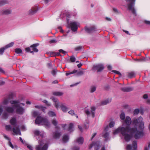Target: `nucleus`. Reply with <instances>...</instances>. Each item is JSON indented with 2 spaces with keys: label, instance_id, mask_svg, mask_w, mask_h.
<instances>
[{
  "label": "nucleus",
  "instance_id": "obj_1",
  "mask_svg": "<svg viewBox=\"0 0 150 150\" xmlns=\"http://www.w3.org/2000/svg\"><path fill=\"white\" fill-rule=\"evenodd\" d=\"M20 102L16 104H13L12 106H6L4 107V112L3 113L2 117L4 119H7L10 116V114L14 112L15 108L16 113L19 115L23 114L25 112L24 109L19 106Z\"/></svg>",
  "mask_w": 150,
  "mask_h": 150
},
{
  "label": "nucleus",
  "instance_id": "obj_2",
  "mask_svg": "<svg viewBox=\"0 0 150 150\" xmlns=\"http://www.w3.org/2000/svg\"><path fill=\"white\" fill-rule=\"evenodd\" d=\"M122 122L123 125H124L125 124L127 125V126L125 127H128V132L130 133L132 136L134 135V138L135 139H139L143 136V132L142 131H139L138 130L137 128L135 127L130 128L129 125L131 123L132 121L129 117L127 116L125 120Z\"/></svg>",
  "mask_w": 150,
  "mask_h": 150
},
{
  "label": "nucleus",
  "instance_id": "obj_3",
  "mask_svg": "<svg viewBox=\"0 0 150 150\" xmlns=\"http://www.w3.org/2000/svg\"><path fill=\"white\" fill-rule=\"evenodd\" d=\"M128 127H120L115 129L113 132L114 135L118 134L121 132L124 139L127 142L130 141L131 139L132 136L129 135L128 132Z\"/></svg>",
  "mask_w": 150,
  "mask_h": 150
},
{
  "label": "nucleus",
  "instance_id": "obj_4",
  "mask_svg": "<svg viewBox=\"0 0 150 150\" xmlns=\"http://www.w3.org/2000/svg\"><path fill=\"white\" fill-rule=\"evenodd\" d=\"M35 123L38 125H44L46 128L50 127V123L47 119L39 116L37 117Z\"/></svg>",
  "mask_w": 150,
  "mask_h": 150
},
{
  "label": "nucleus",
  "instance_id": "obj_5",
  "mask_svg": "<svg viewBox=\"0 0 150 150\" xmlns=\"http://www.w3.org/2000/svg\"><path fill=\"white\" fill-rule=\"evenodd\" d=\"M132 123L136 126L139 124V129L141 130L140 131L143 132V130L144 128V126L143 121V118L142 117L140 116L137 118H134L132 121Z\"/></svg>",
  "mask_w": 150,
  "mask_h": 150
},
{
  "label": "nucleus",
  "instance_id": "obj_6",
  "mask_svg": "<svg viewBox=\"0 0 150 150\" xmlns=\"http://www.w3.org/2000/svg\"><path fill=\"white\" fill-rule=\"evenodd\" d=\"M51 99L54 103V105L56 108L58 109L60 106L62 110L64 112H66L68 110V108L66 106L65 104L63 103H59L58 100L54 97H52Z\"/></svg>",
  "mask_w": 150,
  "mask_h": 150
},
{
  "label": "nucleus",
  "instance_id": "obj_7",
  "mask_svg": "<svg viewBox=\"0 0 150 150\" xmlns=\"http://www.w3.org/2000/svg\"><path fill=\"white\" fill-rule=\"evenodd\" d=\"M13 97V94H10L7 97L5 98L2 101L1 105H7L9 102L12 105L16 104L19 103V101L18 100H11Z\"/></svg>",
  "mask_w": 150,
  "mask_h": 150
},
{
  "label": "nucleus",
  "instance_id": "obj_8",
  "mask_svg": "<svg viewBox=\"0 0 150 150\" xmlns=\"http://www.w3.org/2000/svg\"><path fill=\"white\" fill-rule=\"evenodd\" d=\"M38 142L39 145L36 146V150H47L48 148V144L45 143V141L42 140L40 141L38 140Z\"/></svg>",
  "mask_w": 150,
  "mask_h": 150
},
{
  "label": "nucleus",
  "instance_id": "obj_9",
  "mask_svg": "<svg viewBox=\"0 0 150 150\" xmlns=\"http://www.w3.org/2000/svg\"><path fill=\"white\" fill-rule=\"evenodd\" d=\"M129 3L128 4V9L131 11L132 13L136 15V10L134 7L135 0H125Z\"/></svg>",
  "mask_w": 150,
  "mask_h": 150
},
{
  "label": "nucleus",
  "instance_id": "obj_10",
  "mask_svg": "<svg viewBox=\"0 0 150 150\" xmlns=\"http://www.w3.org/2000/svg\"><path fill=\"white\" fill-rule=\"evenodd\" d=\"M6 129L7 130L12 131L16 135L18 134L21 135V134L20 129L19 127H16L12 128L10 125H7L6 126Z\"/></svg>",
  "mask_w": 150,
  "mask_h": 150
},
{
  "label": "nucleus",
  "instance_id": "obj_11",
  "mask_svg": "<svg viewBox=\"0 0 150 150\" xmlns=\"http://www.w3.org/2000/svg\"><path fill=\"white\" fill-rule=\"evenodd\" d=\"M79 25V23L76 21H72L68 24V26L71 28V30L74 31H76L78 29V27Z\"/></svg>",
  "mask_w": 150,
  "mask_h": 150
},
{
  "label": "nucleus",
  "instance_id": "obj_12",
  "mask_svg": "<svg viewBox=\"0 0 150 150\" xmlns=\"http://www.w3.org/2000/svg\"><path fill=\"white\" fill-rule=\"evenodd\" d=\"M104 67L102 64H99L94 65L92 69V70L97 72H100L104 69Z\"/></svg>",
  "mask_w": 150,
  "mask_h": 150
},
{
  "label": "nucleus",
  "instance_id": "obj_13",
  "mask_svg": "<svg viewBox=\"0 0 150 150\" xmlns=\"http://www.w3.org/2000/svg\"><path fill=\"white\" fill-rule=\"evenodd\" d=\"M137 148V142L134 141L133 143L132 146H131L130 145H128L126 146V150H131L132 149H133V150H136Z\"/></svg>",
  "mask_w": 150,
  "mask_h": 150
},
{
  "label": "nucleus",
  "instance_id": "obj_14",
  "mask_svg": "<svg viewBox=\"0 0 150 150\" xmlns=\"http://www.w3.org/2000/svg\"><path fill=\"white\" fill-rule=\"evenodd\" d=\"M99 142L96 143L93 142L89 146V149H91L93 146L94 147L95 150H98L100 147Z\"/></svg>",
  "mask_w": 150,
  "mask_h": 150
},
{
  "label": "nucleus",
  "instance_id": "obj_15",
  "mask_svg": "<svg viewBox=\"0 0 150 150\" xmlns=\"http://www.w3.org/2000/svg\"><path fill=\"white\" fill-rule=\"evenodd\" d=\"M61 136V133L58 131L54 132L52 134V137L55 139H59Z\"/></svg>",
  "mask_w": 150,
  "mask_h": 150
},
{
  "label": "nucleus",
  "instance_id": "obj_16",
  "mask_svg": "<svg viewBox=\"0 0 150 150\" xmlns=\"http://www.w3.org/2000/svg\"><path fill=\"white\" fill-rule=\"evenodd\" d=\"M33 133L35 135L38 136H39V135H40V136L42 138L44 137V135L45 134L44 132L42 131L40 132L37 130H34L33 132Z\"/></svg>",
  "mask_w": 150,
  "mask_h": 150
},
{
  "label": "nucleus",
  "instance_id": "obj_17",
  "mask_svg": "<svg viewBox=\"0 0 150 150\" xmlns=\"http://www.w3.org/2000/svg\"><path fill=\"white\" fill-rule=\"evenodd\" d=\"M39 45L38 43H36L33 44L30 46V47L32 48V50L33 51H30L31 53H33V52H37L38 51V50L36 48V47L38 46Z\"/></svg>",
  "mask_w": 150,
  "mask_h": 150
},
{
  "label": "nucleus",
  "instance_id": "obj_18",
  "mask_svg": "<svg viewBox=\"0 0 150 150\" xmlns=\"http://www.w3.org/2000/svg\"><path fill=\"white\" fill-rule=\"evenodd\" d=\"M86 31L88 33H93L96 30V28L94 27H91L88 28L87 27L85 28Z\"/></svg>",
  "mask_w": 150,
  "mask_h": 150
},
{
  "label": "nucleus",
  "instance_id": "obj_19",
  "mask_svg": "<svg viewBox=\"0 0 150 150\" xmlns=\"http://www.w3.org/2000/svg\"><path fill=\"white\" fill-rule=\"evenodd\" d=\"M38 10L36 7H32L31 9L29 10L28 13L30 15H33L37 12Z\"/></svg>",
  "mask_w": 150,
  "mask_h": 150
},
{
  "label": "nucleus",
  "instance_id": "obj_20",
  "mask_svg": "<svg viewBox=\"0 0 150 150\" xmlns=\"http://www.w3.org/2000/svg\"><path fill=\"white\" fill-rule=\"evenodd\" d=\"M108 126H107L105 128V129L103 132V136L105 138H107V137H108L109 136V133L107 132H106V131L108 130Z\"/></svg>",
  "mask_w": 150,
  "mask_h": 150
},
{
  "label": "nucleus",
  "instance_id": "obj_21",
  "mask_svg": "<svg viewBox=\"0 0 150 150\" xmlns=\"http://www.w3.org/2000/svg\"><path fill=\"white\" fill-rule=\"evenodd\" d=\"M3 135L4 137V138L7 139L9 141L8 143V145L11 147L12 149L14 148V146L12 144L11 142V139L10 138L8 137L5 134H3Z\"/></svg>",
  "mask_w": 150,
  "mask_h": 150
},
{
  "label": "nucleus",
  "instance_id": "obj_22",
  "mask_svg": "<svg viewBox=\"0 0 150 150\" xmlns=\"http://www.w3.org/2000/svg\"><path fill=\"white\" fill-rule=\"evenodd\" d=\"M122 90L125 92H128L132 91L133 90V88L130 87L122 88L121 89Z\"/></svg>",
  "mask_w": 150,
  "mask_h": 150
},
{
  "label": "nucleus",
  "instance_id": "obj_23",
  "mask_svg": "<svg viewBox=\"0 0 150 150\" xmlns=\"http://www.w3.org/2000/svg\"><path fill=\"white\" fill-rule=\"evenodd\" d=\"M10 124L13 125H15L17 123V120L15 117H12L10 121Z\"/></svg>",
  "mask_w": 150,
  "mask_h": 150
},
{
  "label": "nucleus",
  "instance_id": "obj_24",
  "mask_svg": "<svg viewBox=\"0 0 150 150\" xmlns=\"http://www.w3.org/2000/svg\"><path fill=\"white\" fill-rule=\"evenodd\" d=\"M84 139L82 137H80L75 140V142L79 144H82L83 142Z\"/></svg>",
  "mask_w": 150,
  "mask_h": 150
},
{
  "label": "nucleus",
  "instance_id": "obj_25",
  "mask_svg": "<svg viewBox=\"0 0 150 150\" xmlns=\"http://www.w3.org/2000/svg\"><path fill=\"white\" fill-rule=\"evenodd\" d=\"M1 12L3 15H8L11 13V11L9 9L3 10L1 11Z\"/></svg>",
  "mask_w": 150,
  "mask_h": 150
},
{
  "label": "nucleus",
  "instance_id": "obj_26",
  "mask_svg": "<svg viewBox=\"0 0 150 150\" xmlns=\"http://www.w3.org/2000/svg\"><path fill=\"white\" fill-rule=\"evenodd\" d=\"M52 124L55 126V128L56 129H59V128L57 126L58 122L56 119H53L51 121Z\"/></svg>",
  "mask_w": 150,
  "mask_h": 150
},
{
  "label": "nucleus",
  "instance_id": "obj_27",
  "mask_svg": "<svg viewBox=\"0 0 150 150\" xmlns=\"http://www.w3.org/2000/svg\"><path fill=\"white\" fill-rule=\"evenodd\" d=\"M91 114L93 117H94L95 116V111L96 110V108L93 106H92L91 107Z\"/></svg>",
  "mask_w": 150,
  "mask_h": 150
},
{
  "label": "nucleus",
  "instance_id": "obj_28",
  "mask_svg": "<svg viewBox=\"0 0 150 150\" xmlns=\"http://www.w3.org/2000/svg\"><path fill=\"white\" fill-rule=\"evenodd\" d=\"M135 76V73L134 72H128V77L129 78H132L134 77Z\"/></svg>",
  "mask_w": 150,
  "mask_h": 150
},
{
  "label": "nucleus",
  "instance_id": "obj_29",
  "mask_svg": "<svg viewBox=\"0 0 150 150\" xmlns=\"http://www.w3.org/2000/svg\"><path fill=\"white\" fill-rule=\"evenodd\" d=\"M111 101V99H107L101 103L100 105H105L110 103Z\"/></svg>",
  "mask_w": 150,
  "mask_h": 150
},
{
  "label": "nucleus",
  "instance_id": "obj_30",
  "mask_svg": "<svg viewBox=\"0 0 150 150\" xmlns=\"http://www.w3.org/2000/svg\"><path fill=\"white\" fill-rule=\"evenodd\" d=\"M63 94V93L62 92H54L53 93V95L59 96H62Z\"/></svg>",
  "mask_w": 150,
  "mask_h": 150
},
{
  "label": "nucleus",
  "instance_id": "obj_31",
  "mask_svg": "<svg viewBox=\"0 0 150 150\" xmlns=\"http://www.w3.org/2000/svg\"><path fill=\"white\" fill-rule=\"evenodd\" d=\"M69 139V137L67 135H65L63 137L62 141L64 143L67 142Z\"/></svg>",
  "mask_w": 150,
  "mask_h": 150
},
{
  "label": "nucleus",
  "instance_id": "obj_32",
  "mask_svg": "<svg viewBox=\"0 0 150 150\" xmlns=\"http://www.w3.org/2000/svg\"><path fill=\"white\" fill-rule=\"evenodd\" d=\"M120 118L121 120V121L122 122L125 118V114L124 112H122L120 115Z\"/></svg>",
  "mask_w": 150,
  "mask_h": 150
},
{
  "label": "nucleus",
  "instance_id": "obj_33",
  "mask_svg": "<svg viewBox=\"0 0 150 150\" xmlns=\"http://www.w3.org/2000/svg\"><path fill=\"white\" fill-rule=\"evenodd\" d=\"M74 127V125L72 123H70L69 126V127L68 129V130L69 132L73 131V128Z\"/></svg>",
  "mask_w": 150,
  "mask_h": 150
},
{
  "label": "nucleus",
  "instance_id": "obj_34",
  "mask_svg": "<svg viewBox=\"0 0 150 150\" xmlns=\"http://www.w3.org/2000/svg\"><path fill=\"white\" fill-rule=\"evenodd\" d=\"M77 72V70H74L72 71L66 73V75L67 76H68L70 74L75 73H76Z\"/></svg>",
  "mask_w": 150,
  "mask_h": 150
},
{
  "label": "nucleus",
  "instance_id": "obj_35",
  "mask_svg": "<svg viewBox=\"0 0 150 150\" xmlns=\"http://www.w3.org/2000/svg\"><path fill=\"white\" fill-rule=\"evenodd\" d=\"M83 47L82 46H79L76 47L74 48V50L75 51H79L83 49Z\"/></svg>",
  "mask_w": 150,
  "mask_h": 150
},
{
  "label": "nucleus",
  "instance_id": "obj_36",
  "mask_svg": "<svg viewBox=\"0 0 150 150\" xmlns=\"http://www.w3.org/2000/svg\"><path fill=\"white\" fill-rule=\"evenodd\" d=\"M48 115L51 117H54L56 116L55 113L53 111H50L48 113Z\"/></svg>",
  "mask_w": 150,
  "mask_h": 150
},
{
  "label": "nucleus",
  "instance_id": "obj_37",
  "mask_svg": "<svg viewBox=\"0 0 150 150\" xmlns=\"http://www.w3.org/2000/svg\"><path fill=\"white\" fill-rule=\"evenodd\" d=\"M8 3V1L6 0H2L0 1V5L1 6H2L4 5L7 4Z\"/></svg>",
  "mask_w": 150,
  "mask_h": 150
},
{
  "label": "nucleus",
  "instance_id": "obj_38",
  "mask_svg": "<svg viewBox=\"0 0 150 150\" xmlns=\"http://www.w3.org/2000/svg\"><path fill=\"white\" fill-rule=\"evenodd\" d=\"M13 42H11L5 46V49H7L9 47H12L14 45Z\"/></svg>",
  "mask_w": 150,
  "mask_h": 150
},
{
  "label": "nucleus",
  "instance_id": "obj_39",
  "mask_svg": "<svg viewBox=\"0 0 150 150\" xmlns=\"http://www.w3.org/2000/svg\"><path fill=\"white\" fill-rule=\"evenodd\" d=\"M15 52L17 54H20L22 52V51L20 48H16L15 49Z\"/></svg>",
  "mask_w": 150,
  "mask_h": 150
},
{
  "label": "nucleus",
  "instance_id": "obj_40",
  "mask_svg": "<svg viewBox=\"0 0 150 150\" xmlns=\"http://www.w3.org/2000/svg\"><path fill=\"white\" fill-rule=\"evenodd\" d=\"M115 124V122L112 121L109 124V126L111 128L114 127Z\"/></svg>",
  "mask_w": 150,
  "mask_h": 150
},
{
  "label": "nucleus",
  "instance_id": "obj_41",
  "mask_svg": "<svg viewBox=\"0 0 150 150\" xmlns=\"http://www.w3.org/2000/svg\"><path fill=\"white\" fill-rule=\"evenodd\" d=\"M70 60L71 62H74L75 61L76 58L74 56H72L70 58Z\"/></svg>",
  "mask_w": 150,
  "mask_h": 150
},
{
  "label": "nucleus",
  "instance_id": "obj_42",
  "mask_svg": "<svg viewBox=\"0 0 150 150\" xmlns=\"http://www.w3.org/2000/svg\"><path fill=\"white\" fill-rule=\"evenodd\" d=\"M96 88L95 86H92L91 87L90 89V92L91 93H93L96 90Z\"/></svg>",
  "mask_w": 150,
  "mask_h": 150
},
{
  "label": "nucleus",
  "instance_id": "obj_43",
  "mask_svg": "<svg viewBox=\"0 0 150 150\" xmlns=\"http://www.w3.org/2000/svg\"><path fill=\"white\" fill-rule=\"evenodd\" d=\"M84 72L82 71H80L77 72V74L78 76H81L83 74Z\"/></svg>",
  "mask_w": 150,
  "mask_h": 150
},
{
  "label": "nucleus",
  "instance_id": "obj_44",
  "mask_svg": "<svg viewBox=\"0 0 150 150\" xmlns=\"http://www.w3.org/2000/svg\"><path fill=\"white\" fill-rule=\"evenodd\" d=\"M5 47H2L0 49V54H2L4 52V50L6 49Z\"/></svg>",
  "mask_w": 150,
  "mask_h": 150
},
{
  "label": "nucleus",
  "instance_id": "obj_45",
  "mask_svg": "<svg viewBox=\"0 0 150 150\" xmlns=\"http://www.w3.org/2000/svg\"><path fill=\"white\" fill-rule=\"evenodd\" d=\"M139 112V110L138 109H135L134 111V115H137Z\"/></svg>",
  "mask_w": 150,
  "mask_h": 150
},
{
  "label": "nucleus",
  "instance_id": "obj_46",
  "mask_svg": "<svg viewBox=\"0 0 150 150\" xmlns=\"http://www.w3.org/2000/svg\"><path fill=\"white\" fill-rule=\"evenodd\" d=\"M113 10L116 13L118 14L120 13V12L116 8H113Z\"/></svg>",
  "mask_w": 150,
  "mask_h": 150
},
{
  "label": "nucleus",
  "instance_id": "obj_47",
  "mask_svg": "<svg viewBox=\"0 0 150 150\" xmlns=\"http://www.w3.org/2000/svg\"><path fill=\"white\" fill-rule=\"evenodd\" d=\"M68 113L71 115H75V113L74 111L72 110H71L68 112Z\"/></svg>",
  "mask_w": 150,
  "mask_h": 150
},
{
  "label": "nucleus",
  "instance_id": "obj_48",
  "mask_svg": "<svg viewBox=\"0 0 150 150\" xmlns=\"http://www.w3.org/2000/svg\"><path fill=\"white\" fill-rule=\"evenodd\" d=\"M85 112L87 116H89L91 114L90 111L88 109L85 110Z\"/></svg>",
  "mask_w": 150,
  "mask_h": 150
},
{
  "label": "nucleus",
  "instance_id": "obj_49",
  "mask_svg": "<svg viewBox=\"0 0 150 150\" xmlns=\"http://www.w3.org/2000/svg\"><path fill=\"white\" fill-rule=\"evenodd\" d=\"M39 115L38 113V112L36 111H34L33 112V115L34 117H36L37 115Z\"/></svg>",
  "mask_w": 150,
  "mask_h": 150
},
{
  "label": "nucleus",
  "instance_id": "obj_50",
  "mask_svg": "<svg viewBox=\"0 0 150 150\" xmlns=\"http://www.w3.org/2000/svg\"><path fill=\"white\" fill-rule=\"evenodd\" d=\"M3 111V107L2 105H0V116Z\"/></svg>",
  "mask_w": 150,
  "mask_h": 150
},
{
  "label": "nucleus",
  "instance_id": "obj_51",
  "mask_svg": "<svg viewBox=\"0 0 150 150\" xmlns=\"http://www.w3.org/2000/svg\"><path fill=\"white\" fill-rule=\"evenodd\" d=\"M43 102L45 103L48 106H50L51 105L50 103H49L46 100H44L43 101Z\"/></svg>",
  "mask_w": 150,
  "mask_h": 150
},
{
  "label": "nucleus",
  "instance_id": "obj_52",
  "mask_svg": "<svg viewBox=\"0 0 150 150\" xmlns=\"http://www.w3.org/2000/svg\"><path fill=\"white\" fill-rule=\"evenodd\" d=\"M59 52L60 53H62L64 55L66 54H67V52L64 51L62 49H60L59 50Z\"/></svg>",
  "mask_w": 150,
  "mask_h": 150
},
{
  "label": "nucleus",
  "instance_id": "obj_53",
  "mask_svg": "<svg viewBox=\"0 0 150 150\" xmlns=\"http://www.w3.org/2000/svg\"><path fill=\"white\" fill-rule=\"evenodd\" d=\"M57 42V41L55 40L54 39L51 40L50 41V44L55 43Z\"/></svg>",
  "mask_w": 150,
  "mask_h": 150
},
{
  "label": "nucleus",
  "instance_id": "obj_54",
  "mask_svg": "<svg viewBox=\"0 0 150 150\" xmlns=\"http://www.w3.org/2000/svg\"><path fill=\"white\" fill-rule=\"evenodd\" d=\"M72 150H79V148L77 147H74L72 148Z\"/></svg>",
  "mask_w": 150,
  "mask_h": 150
},
{
  "label": "nucleus",
  "instance_id": "obj_55",
  "mask_svg": "<svg viewBox=\"0 0 150 150\" xmlns=\"http://www.w3.org/2000/svg\"><path fill=\"white\" fill-rule=\"evenodd\" d=\"M27 147L30 149V150H33L32 146L30 145H27Z\"/></svg>",
  "mask_w": 150,
  "mask_h": 150
},
{
  "label": "nucleus",
  "instance_id": "obj_56",
  "mask_svg": "<svg viewBox=\"0 0 150 150\" xmlns=\"http://www.w3.org/2000/svg\"><path fill=\"white\" fill-rule=\"evenodd\" d=\"M112 71L116 74H119V75L121 74L120 73V72H119V71H116V70H113Z\"/></svg>",
  "mask_w": 150,
  "mask_h": 150
},
{
  "label": "nucleus",
  "instance_id": "obj_57",
  "mask_svg": "<svg viewBox=\"0 0 150 150\" xmlns=\"http://www.w3.org/2000/svg\"><path fill=\"white\" fill-rule=\"evenodd\" d=\"M144 23L147 25H150V21L145 20L144 21Z\"/></svg>",
  "mask_w": 150,
  "mask_h": 150
},
{
  "label": "nucleus",
  "instance_id": "obj_58",
  "mask_svg": "<svg viewBox=\"0 0 150 150\" xmlns=\"http://www.w3.org/2000/svg\"><path fill=\"white\" fill-rule=\"evenodd\" d=\"M46 109V108L45 107H44L42 106V107L40 109L43 111L44 112H45V110Z\"/></svg>",
  "mask_w": 150,
  "mask_h": 150
},
{
  "label": "nucleus",
  "instance_id": "obj_59",
  "mask_svg": "<svg viewBox=\"0 0 150 150\" xmlns=\"http://www.w3.org/2000/svg\"><path fill=\"white\" fill-rule=\"evenodd\" d=\"M30 48L29 47H27L25 49V50L27 52H30Z\"/></svg>",
  "mask_w": 150,
  "mask_h": 150
},
{
  "label": "nucleus",
  "instance_id": "obj_60",
  "mask_svg": "<svg viewBox=\"0 0 150 150\" xmlns=\"http://www.w3.org/2000/svg\"><path fill=\"white\" fill-rule=\"evenodd\" d=\"M148 96L147 94H145L143 95V98L144 99H146L148 98Z\"/></svg>",
  "mask_w": 150,
  "mask_h": 150
},
{
  "label": "nucleus",
  "instance_id": "obj_61",
  "mask_svg": "<svg viewBox=\"0 0 150 150\" xmlns=\"http://www.w3.org/2000/svg\"><path fill=\"white\" fill-rule=\"evenodd\" d=\"M52 73L53 75H55L56 74V72L55 70H53L52 71Z\"/></svg>",
  "mask_w": 150,
  "mask_h": 150
},
{
  "label": "nucleus",
  "instance_id": "obj_62",
  "mask_svg": "<svg viewBox=\"0 0 150 150\" xmlns=\"http://www.w3.org/2000/svg\"><path fill=\"white\" fill-rule=\"evenodd\" d=\"M96 133H94L93 134V136H92V137H91V140H92L94 138V137L96 136Z\"/></svg>",
  "mask_w": 150,
  "mask_h": 150
},
{
  "label": "nucleus",
  "instance_id": "obj_63",
  "mask_svg": "<svg viewBox=\"0 0 150 150\" xmlns=\"http://www.w3.org/2000/svg\"><path fill=\"white\" fill-rule=\"evenodd\" d=\"M78 127L79 128V129H80V130L81 132H82V127L80 126V125H78Z\"/></svg>",
  "mask_w": 150,
  "mask_h": 150
},
{
  "label": "nucleus",
  "instance_id": "obj_64",
  "mask_svg": "<svg viewBox=\"0 0 150 150\" xmlns=\"http://www.w3.org/2000/svg\"><path fill=\"white\" fill-rule=\"evenodd\" d=\"M47 66L49 68H50L52 67V64L50 63H48L47 64Z\"/></svg>",
  "mask_w": 150,
  "mask_h": 150
}]
</instances>
